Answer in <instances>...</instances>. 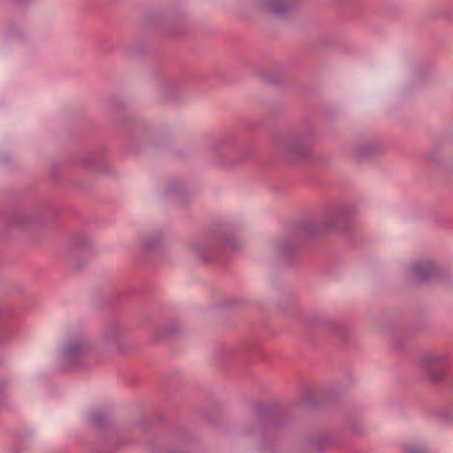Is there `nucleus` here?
I'll list each match as a JSON object with an SVG mask.
<instances>
[{
    "mask_svg": "<svg viewBox=\"0 0 453 453\" xmlns=\"http://www.w3.org/2000/svg\"><path fill=\"white\" fill-rule=\"evenodd\" d=\"M116 338H117V334L114 332L108 333L105 335V341H107V342L115 341Z\"/></svg>",
    "mask_w": 453,
    "mask_h": 453,
    "instance_id": "obj_6",
    "label": "nucleus"
},
{
    "mask_svg": "<svg viewBox=\"0 0 453 453\" xmlns=\"http://www.w3.org/2000/svg\"><path fill=\"white\" fill-rule=\"evenodd\" d=\"M436 272L435 264L428 259L411 262L406 268L407 277L417 282L431 279Z\"/></svg>",
    "mask_w": 453,
    "mask_h": 453,
    "instance_id": "obj_3",
    "label": "nucleus"
},
{
    "mask_svg": "<svg viewBox=\"0 0 453 453\" xmlns=\"http://www.w3.org/2000/svg\"><path fill=\"white\" fill-rule=\"evenodd\" d=\"M286 0H267L266 7L273 12L283 14L285 12Z\"/></svg>",
    "mask_w": 453,
    "mask_h": 453,
    "instance_id": "obj_5",
    "label": "nucleus"
},
{
    "mask_svg": "<svg viewBox=\"0 0 453 453\" xmlns=\"http://www.w3.org/2000/svg\"><path fill=\"white\" fill-rule=\"evenodd\" d=\"M446 361V356L442 353H427L421 358V365L425 369L430 370L442 365Z\"/></svg>",
    "mask_w": 453,
    "mask_h": 453,
    "instance_id": "obj_4",
    "label": "nucleus"
},
{
    "mask_svg": "<svg viewBox=\"0 0 453 453\" xmlns=\"http://www.w3.org/2000/svg\"><path fill=\"white\" fill-rule=\"evenodd\" d=\"M278 150L282 157L291 162L306 159L311 153L307 138L301 134H291L280 140Z\"/></svg>",
    "mask_w": 453,
    "mask_h": 453,
    "instance_id": "obj_1",
    "label": "nucleus"
},
{
    "mask_svg": "<svg viewBox=\"0 0 453 453\" xmlns=\"http://www.w3.org/2000/svg\"><path fill=\"white\" fill-rule=\"evenodd\" d=\"M336 217V215H332L328 219H326V225L328 227H333L334 224L332 221H334Z\"/></svg>",
    "mask_w": 453,
    "mask_h": 453,
    "instance_id": "obj_7",
    "label": "nucleus"
},
{
    "mask_svg": "<svg viewBox=\"0 0 453 453\" xmlns=\"http://www.w3.org/2000/svg\"><path fill=\"white\" fill-rule=\"evenodd\" d=\"M91 342L84 336L69 339L62 347V358L70 363H75L91 349Z\"/></svg>",
    "mask_w": 453,
    "mask_h": 453,
    "instance_id": "obj_2",
    "label": "nucleus"
}]
</instances>
